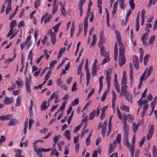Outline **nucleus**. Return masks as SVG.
Listing matches in <instances>:
<instances>
[{
    "label": "nucleus",
    "mask_w": 157,
    "mask_h": 157,
    "mask_svg": "<svg viewBox=\"0 0 157 157\" xmlns=\"http://www.w3.org/2000/svg\"><path fill=\"white\" fill-rule=\"evenodd\" d=\"M123 125V129L124 132V136H128L129 128V125L127 124L126 121H121Z\"/></svg>",
    "instance_id": "1"
},
{
    "label": "nucleus",
    "mask_w": 157,
    "mask_h": 157,
    "mask_svg": "<svg viewBox=\"0 0 157 157\" xmlns=\"http://www.w3.org/2000/svg\"><path fill=\"white\" fill-rule=\"evenodd\" d=\"M31 79H29L27 77L25 78V86L27 92L29 93H30L31 90L30 89V83H31Z\"/></svg>",
    "instance_id": "2"
},
{
    "label": "nucleus",
    "mask_w": 157,
    "mask_h": 157,
    "mask_svg": "<svg viewBox=\"0 0 157 157\" xmlns=\"http://www.w3.org/2000/svg\"><path fill=\"white\" fill-rule=\"evenodd\" d=\"M100 41L98 43V47L102 46V44L104 43L105 41V39L103 36V32L101 31L99 35Z\"/></svg>",
    "instance_id": "3"
},
{
    "label": "nucleus",
    "mask_w": 157,
    "mask_h": 157,
    "mask_svg": "<svg viewBox=\"0 0 157 157\" xmlns=\"http://www.w3.org/2000/svg\"><path fill=\"white\" fill-rule=\"evenodd\" d=\"M121 92L119 96V97H121V96L123 94L124 95H126V94L127 93L129 92L128 91H127L126 90L128 89V86L127 85H121Z\"/></svg>",
    "instance_id": "4"
},
{
    "label": "nucleus",
    "mask_w": 157,
    "mask_h": 157,
    "mask_svg": "<svg viewBox=\"0 0 157 157\" xmlns=\"http://www.w3.org/2000/svg\"><path fill=\"white\" fill-rule=\"evenodd\" d=\"M112 93L113 95L112 101V107L114 109H115V103L116 101L117 95L114 91H112Z\"/></svg>",
    "instance_id": "5"
},
{
    "label": "nucleus",
    "mask_w": 157,
    "mask_h": 157,
    "mask_svg": "<svg viewBox=\"0 0 157 157\" xmlns=\"http://www.w3.org/2000/svg\"><path fill=\"white\" fill-rule=\"evenodd\" d=\"M100 48V51L101 56L104 57H106L109 56V53L105 51V48L103 46H101L99 47Z\"/></svg>",
    "instance_id": "6"
},
{
    "label": "nucleus",
    "mask_w": 157,
    "mask_h": 157,
    "mask_svg": "<svg viewBox=\"0 0 157 157\" xmlns=\"http://www.w3.org/2000/svg\"><path fill=\"white\" fill-rule=\"evenodd\" d=\"M124 117V121H126V120H127L128 121L132 122L133 120L134 119V117L133 116L130 114H128L126 115H125L124 116L123 115Z\"/></svg>",
    "instance_id": "7"
},
{
    "label": "nucleus",
    "mask_w": 157,
    "mask_h": 157,
    "mask_svg": "<svg viewBox=\"0 0 157 157\" xmlns=\"http://www.w3.org/2000/svg\"><path fill=\"white\" fill-rule=\"evenodd\" d=\"M13 99L12 97H6L4 101V103L5 105H10L13 102Z\"/></svg>",
    "instance_id": "8"
},
{
    "label": "nucleus",
    "mask_w": 157,
    "mask_h": 157,
    "mask_svg": "<svg viewBox=\"0 0 157 157\" xmlns=\"http://www.w3.org/2000/svg\"><path fill=\"white\" fill-rule=\"evenodd\" d=\"M154 130V126L153 124H151V127L149 131V133L147 136V139L148 140H150L152 136Z\"/></svg>",
    "instance_id": "9"
},
{
    "label": "nucleus",
    "mask_w": 157,
    "mask_h": 157,
    "mask_svg": "<svg viewBox=\"0 0 157 157\" xmlns=\"http://www.w3.org/2000/svg\"><path fill=\"white\" fill-rule=\"evenodd\" d=\"M119 65L121 66L125 62V58L124 55L119 56Z\"/></svg>",
    "instance_id": "10"
},
{
    "label": "nucleus",
    "mask_w": 157,
    "mask_h": 157,
    "mask_svg": "<svg viewBox=\"0 0 157 157\" xmlns=\"http://www.w3.org/2000/svg\"><path fill=\"white\" fill-rule=\"evenodd\" d=\"M148 33H145L143 34L141 36V39L143 44L146 46L147 45V43L146 40L148 38Z\"/></svg>",
    "instance_id": "11"
},
{
    "label": "nucleus",
    "mask_w": 157,
    "mask_h": 157,
    "mask_svg": "<svg viewBox=\"0 0 157 157\" xmlns=\"http://www.w3.org/2000/svg\"><path fill=\"white\" fill-rule=\"evenodd\" d=\"M117 141L116 140H114L113 142V145L111 143H110L109 145V154H110L113 150L114 148L116 145Z\"/></svg>",
    "instance_id": "12"
},
{
    "label": "nucleus",
    "mask_w": 157,
    "mask_h": 157,
    "mask_svg": "<svg viewBox=\"0 0 157 157\" xmlns=\"http://www.w3.org/2000/svg\"><path fill=\"white\" fill-rule=\"evenodd\" d=\"M119 48V56L124 55V54L125 52V49L124 44L122 43H121V44Z\"/></svg>",
    "instance_id": "13"
},
{
    "label": "nucleus",
    "mask_w": 157,
    "mask_h": 157,
    "mask_svg": "<svg viewBox=\"0 0 157 157\" xmlns=\"http://www.w3.org/2000/svg\"><path fill=\"white\" fill-rule=\"evenodd\" d=\"M12 117V115L11 114L2 116L1 121H4L5 120H9Z\"/></svg>",
    "instance_id": "14"
},
{
    "label": "nucleus",
    "mask_w": 157,
    "mask_h": 157,
    "mask_svg": "<svg viewBox=\"0 0 157 157\" xmlns=\"http://www.w3.org/2000/svg\"><path fill=\"white\" fill-rule=\"evenodd\" d=\"M146 71H145L144 72V73L141 76L140 78V83L139 84L138 88L139 89L140 88L142 85V83L144 80H145L144 79V77L145 75H146Z\"/></svg>",
    "instance_id": "15"
},
{
    "label": "nucleus",
    "mask_w": 157,
    "mask_h": 157,
    "mask_svg": "<svg viewBox=\"0 0 157 157\" xmlns=\"http://www.w3.org/2000/svg\"><path fill=\"white\" fill-rule=\"evenodd\" d=\"M63 135L66 137L67 140H70L71 135L70 132L69 130H67L65 131Z\"/></svg>",
    "instance_id": "16"
},
{
    "label": "nucleus",
    "mask_w": 157,
    "mask_h": 157,
    "mask_svg": "<svg viewBox=\"0 0 157 157\" xmlns=\"http://www.w3.org/2000/svg\"><path fill=\"white\" fill-rule=\"evenodd\" d=\"M117 1H119L120 8L123 10H124L126 8V5L124 3V0H117Z\"/></svg>",
    "instance_id": "17"
},
{
    "label": "nucleus",
    "mask_w": 157,
    "mask_h": 157,
    "mask_svg": "<svg viewBox=\"0 0 157 157\" xmlns=\"http://www.w3.org/2000/svg\"><path fill=\"white\" fill-rule=\"evenodd\" d=\"M115 34L116 35V37L117 40L118 44L119 46H120V44H121V43H122L121 41V35L119 32L117 31H115Z\"/></svg>",
    "instance_id": "18"
},
{
    "label": "nucleus",
    "mask_w": 157,
    "mask_h": 157,
    "mask_svg": "<svg viewBox=\"0 0 157 157\" xmlns=\"http://www.w3.org/2000/svg\"><path fill=\"white\" fill-rule=\"evenodd\" d=\"M121 110L123 111L128 112H129V107L126 105L121 104L120 107Z\"/></svg>",
    "instance_id": "19"
},
{
    "label": "nucleus",
    "mask_w": 157,
    "mask_h": 157,
    "mask_svg": "<svg viewBox=\"0 0 157 157\" xmlns=\"http://www.w3.org/2000/svg\"><path fill=\"white\" fill-rule=\"evenodd\" d=\"M118 4V2L116 1L113 4V10L112 12V17L114 16V14L116 13L117 10V6Z\"/></svg>",
    "instance_id": "20"
},
{
    "label": "nucleus",
    "mask_w": 157,
    "mask_h": 157,
    "mask_svg": "<svg viewBox=\"0 0 157 157\" xmlns=\"http://www.w3.org/2000/svg\"><path fill=\"white\" fill-rule=\"evenodd\" d=\"M17 123L16 120L14 118L11 119L9 122L7 124L8 126H13L15 125Z\"/></svg>",
    "instance_id": "21"
},
{
    "label": "nucleus",
    "mask_w": 157,
    "mask_h": 157,
    "mask_svg": "<svg viewBox=\"0 0 157 157\" xmlns=\"http://www.w3.org/2000/svg\"><path fill=\"white\" fill-rule=\"evenodd\" d=\"M157 101V97H155L153 99V101L151 102L150 107L151 108V110L152 111H154L155 105L156 104Z\"/></svg>",
    "instance_id": "22"
},
{
    "label": "nucleus",
    "mask_w": 157,
    "mask_h": 157,
    "mask_svg": "<svg viewBox=\"0 0 157 157\" xmlns=\"http://www.w3.org/2000/svg\"><path fill=\"white\" fill-rule=\"evenodd\" d=\"M21 97L18 96L16 98L15 106L16 107L20 106L21 104Z\"/></svg>",
    "instance_id": "23"
},
{
    "label": "nucleus",
    "mask_w": 157,
    "mask_h": 157,
    "mask_svg": "<svg viewBox=\"0 0 157 157\" xmlns=\"http://www.w3.org/2000/svg\"><path fill=\"white\" fill-rule=\"evenodd\" d=\"M126 97V99L131 103L132 102V95L129 92L126 94V95H124Z\"/></svg>",
    "instance_id": "24"
},
{
    "label": "nucleus",
    "mask_w": 157,
    "mask_h": 157,
    "mask_svg": "<svg viewBox=\"0 0 157 157\" xmlns=\"http://www.w3.org/2000/svg\"><path fill=\"white\" fill-rule=\"evenodd\" d=\"M51 72H52V71L50 70L48 71L47 73V75H46V76H45V77H44V81L43 83L42 84H43V85L46 82H47V81L48 80V79H49V78L50 76V74H51Z\"/></svg>",
    "instance_id": "25"
},
{
    "label": "nucleus",
    "mask_w": 157,
    "mask_h": 157,
    "mask_svg": "<svg viewBox=\"0 0 157 157\" xmlns=\"http://www.w3.org/2000/svg\"><path fill=\"white\" fill-rule=\"evenodd\" d=\"M19 80L18 81H15L16 83L17 86L18 88L22 87L23 84V82L22 80L20 79H19Z\"/></svg>",
    "instance_id": "26"
},
{
    "label": "nucleus",
    "mask_w": 157,
    "mask_h": 157,
    "mask_svg": "<svg viewBox=\"0 0 157 157\" xmlns=\"http://www.w3.org/2000/svg\"><path fill=\"white\" fill-rule=\"evenodd\" d=\"M124 144L129 149H130L131 144L129 143V141L128 139V136H124Z\"/></svg>",
    "instance_id": "27"
},
{
    "label": "nucleus",
    "mask_w": 157,
    "mask_h": 157,
    "mask_svg": "<svg viewBox=\"0 0 157 157\" xmlns=\"http://www.w3.org/2000/svg\"><path fill=\"white\" fill-rule=\"evenodd\" d=\"M139 124H136L135 122L133 123L132 126V129L133 132L134 133H135L138 129Z\"/></svg>",
    "instance_id": "28"
},
{
    "label": "nucleus",
    "mask_w": 157,
    "mask_h": 157,
    "mask_svg": "<svg viewBox=\"0 0 157 157\" xmlns=\"http://www.w3.org/2000/svg\"><path fill=\"white\" fill-rule=\"evenodd\" d=\"M17 25L16 21V20H13L11 21L10 23V28L13 29Z\"/></svg>",
    "instance_id": "29"
},
{
    "label": "nucleus",
    "mask_w": 157,
    "mask_h": 157,
    "mask_svg": "<svg viewBox=\"0 0 157 157\" xmlns=\"http://www.w3.org/2000/svg\"><path fill=\"white\" fill-rule=\"evenodd\" d=\"M132 12V11H131V10H129L128 11L126 16L125 17V23L124 24V25L125 26L128 23V17L131 14V13Z\"/></svg>",
    "instance_id": "30"
},
{
    "label": "nucleus",
    "mask_w": 157,
    "mask_h": 157,
    "mask_svg": "<svg viewBox=\"0 0 157 157\" xmlns=\"http://www.w3.org/2000/svg\"><path fill=\"white\" fill-rule=\"evenodd\" d=\"M148 101L146 99L144 100H142V98H141L137 102V104L139 106H140L142 105L147 103Z\"/></svg>",
    "instance_id": "31"
},
{
    "label": "nucleus",
    "mask_w": 157,
    "mask_h": 157,
    "mask_svg": "<svg viewBox=\"0 0 157 157\" xmlns=\"http://www.w3.org/2000/svg\"><path fill=\"white\" fill-rule=\"evenodd\" d=\"M51 40L52 44L54 45L56 43V34H52L51 36Z\"/></svg>",
    "instance_id": "32"
},
{
    "label": "nucleus",
    "mask_w": 157,
    "mask_h": 157,
    "mask_svg": "<svg viewBox=\"0 0 157 157\" xmlns=\"http://www.w3.org/2000/svg\"><path fill=\"white\" fill-rule=\"evenodd\" d=\"M65 50V48H61L60 50L59 51L58 56L57 58L58 59L60 57H61V56H62L63 54V52H64V51Z\"/></svg>",
    "instance_id": "33"
},
{
    "label": "nucleus",
    "mask_w": 157,
    "mask_h": 157,
    "mask_svg": "<svg viewBox=\"0 0 157 157\" xmlns=\"http://www.w3.org/2000/svg\"><path fill=\"white\" fill-rule=\"evenodd\" d=\"M96 110L95 109L93 110V111L90 113V114L89 117V119L90 120L93 119L94 118L95 116L96 115Z\"/></svg>",
    "instance_id": "34"
},
{
    "label": "nucleus",
    "mask_w": 157,
    "mask_h": 157,
    "mask_svg": "<svg viewBox=\"0 0 157 157\" xmlns=\"http://www.w3.org/2000/svg\"><path fill=\"white\" fill-rule=\"evenodd\" d=\"M47 102L46 101H44L41 105V110L43 111L46 109L49 106L48 105V106L46 105Z\"/></svg>",
    "instance_id": "35"
},
{
    "label": "nucleus",
    "mask_w": 157,
    "mask_h": 157,
    "mask_svg": "<svg viewBox=\"0 0 157 157\" xmlns=\"http://www.w3.org/2000/svg\"><path fill=\"white\" fill-rule=\"evenodd\" d=\"M96 35L94 34H93L92 37V42L91 44H90V47H91L93 46L96 43Z\"/></svg>",
    "instance_id": "36"
},
{
    "label": "nucleus",
    "mask_w": 157,
    "mask_h": 157,
    "mask_svg": "<svg viewBox=\"0 0 157 157\" xmlns=\"http://www.w3.org/2000/svg\"><path fill=\"white\" fill-rule=\"evenodd\" d=\"M61 22H60L57 24L55 26L53 27V29L54 30L55 33H57L58 31L59 26L60 25Z\"/></svg>",
    "instance_id": "37"
},
{
    "label": "nucleus",
    "mask_w": 157,
    "mask_h": 157,
    "mask_svg": "<svg viewBox=\"0 0 157 157\" xmlns=\"http://www.w3.org/2000/svg\"><path fill=\"white\" fill-rule=\"evenodd\" d=\"M18 6H17L16 7V9H15V10L14 11V12L13 13H12L9 17V19L10 20H11L12 18H13L15 16V15L16 14V13H17V12L18 10Z\"/></svg>",
    "instance_id": "38"
},
{
    "label": "nucleus",
    "mask_w": 157,
    "mask_h": 157,
    "mask_svg": "<svg viewBox=\"0 0 157 157\" xmlns=\"http://www.w3.org/2000/svg\"><path fill=\"white\" fill-rule=\"evenodd\" d=\"M152 155L154 157H157V149L155 145H154L153 148Z\"/></svg>",
    "instance_id": "39"
},
{
    "label": "nucleus",
    "mask_w": 157,
    "mask_h": 157,
    "mask_svg": "<svg viewBox=\"0 0 157 157\" xmlns=\"http://www.w3.org/2000/svg\"><path fill=\"white\" fill-rule=\"evenodd\" d=\"M33 106V102L32 100L30 101V105L29 107V112L30 115L32 114V108Z\"/></svg>",
    "instance_id": "40"
},
{
    "label": "nucleus",
    "mask_w": 157,
    "mask_h": 157,
    "mask_svg": "<svg viewBox=\"0 0 157 157\" xmlns=\"http://www.w3.org/2000/svg\"><path fill=\"white\" fill-rule=\"evenodd\" d=\"M79 102V99L78 98H77L75 99L71 103V105L72 106H74L75 105H77L78 104Z\"/></svg>",
    "instance_id": "41"
},
{
    "label": "nucleus",
    "mask_w": 157,
    "mask_h": 157,
    "mask_svg": "<svg viewBox=\"0 0 157 157\" xmlns=\"http://www.w3.org/2000/svg\"><path fill=\"white\" fill-rule=\"evenodd\" d=\"M75 31V26L73 22L72 24L70 32V36L72 38L73 37V34Z\"/></svg>",
    "instance_id": "42"
},
{
    "label": "nucleus",
    "mask_w": 157,
    "mask_h": 157,
    "mask_svg": "<svg viewBox=\"0 0 157 157\" xmlns=\"http://www.w3.org/2000/svg\"><path fill=\"white\" fill-rule=\"evenodd\" d=\"M16 87V85L15 84L13 83L11 86L8 87L7 90L9 91H11L14 90Z\"/></svg>",
    "instance_id": "43"
},
{
    "label": "nucleus",
    "mask_w": 157,
    "mask_h": 157,
    "mask_svg": "<svg viewBox=\"0 0 157 157\" xmlns=\"http://www.w3.org/2000/svg\"><path fill=\"white\" fill-rule=\"evenodd\" d=\"M53 8L52 11V14H54L57 12L58 8V6H56V4H53Z\"/></svg>",
    "instance_id": "44"
},
{
    "label": "nucleus",
    "mask_w": 157,
    "mask_h": 157,
    "mask_svg": "<svg viewBox=\"0 0 157 157\" xmlns=\"http://www.w3.org/2000/svg\"><path fill=\"white\" fill-rule=\"evenodd\" d=\"M57 60H54L51 62L50 63V68H52L54 66V65L56 63Z\"/></svg>",
    "instance_id": "45"
},
{
    "label": "nucleus",
    "mask_w": 157,
    "mask_h": 157,
    "mask_svg": "<svg viewBox=\"0 0 157 157\" xmlns=\"http://www.w3.org/2000/svg\"><path fill=\"white\" fill-rule=\"evenodd\" d=\"M109 60L110 58L109 57V56H107L105 57V59L102 60L101 63L102 64H103L106 63L109 61Z\"/></svg>",
    "instance_id": "46"
},
{
    "label": "nucleus",
    "mask_w": 157,
    "mask_h": 157,
    "mask_svg": "<svg viewBox=\"0 0 157 157\" xmlns=\"http://www.w3.org/2000/svg\"><path fill=\"white\" fill-rule=\"evenodd\" d=\"M77 75H80V82H81L82 81V77L83 75V73L81 69H78L77 71Z\"/></svg>",
    "instance_id": "47"
},
{
    "label": "nucleus",
    "mask_w": 157,
    "mask_h": 157,
    "mask_svg": "<svg viewBox=\"0 0 157 157\" xmlns=\"http://www.w3.org/2000/svg\"><path fill=\"white\" fill-rule=\"evenodd\" d=\"M149 58V55H147L145 56L144 59V65H146L147 64V62L148 61Z\"/></svg>",
    "instance_id": "48"
},
{
    "label": "nucleus",
    "mask_w": 157,
    "mask_h": 157,
    "mask_svg": "<svg viewBox=\"0 0 157 157\" xmlns=\"http://www.w3.org/2000/svg\"><path fill=\"white\" fill-rule=\"evenodd\" d=\"M51 150V149H45L44 148H42L41 147L39 148V151H40V152H48V151H50Z\"/></svg>",
    "instance_id": "49"
},
{
    "label": "nucleus",
    "mask_w": 157,
    "mask_h": 157,
    "mask_svg": "<svg viewBox=\"0 0 157 157\" xmlns=\"http://www.w3.org/2000/svg\"><path fill=\"white\" fill-rule=\"evenodd\" d=\"M89 17V16H87V15H86L85 18L84 20V21H83L84 26H88V20Z\"/></svg>",
    "instance_id": "50"
},
{
    "label": "nucleus",
    "mask_w": 157,
    "mask_h": 157,
    "mask_svg": "<svg viewBox=\"0 0 157 157\" xmlns=\"http://www.w3.org/2000/svg\"><path fill=\"white\" fill-rule=\"evenodd\" d=\"M60 136L59 135H58L57 136H55L53 138V140L54 142L56 144L57 142L58 141L60 138Z\"/></svg>",
    "instance_id": "51"
},
{
    "label": "nucleus",
    "mask_w": 157,
    "mask_h": 157,
    "mask_svg": "<svg viewBox=\"0 0 157 157\" xmlns=\"http://www.w3.org/2000/svg\"><path fill=\"white\" fill-rule=\"evenodd\" d=\"M56 95H57V94H56V93H53L51 96L50 98L48 99V103H49L51 100H53L54 98H55Z\"/></svg>",
    "instance_id": "52"
},
{
    "label": "nucleus",
    "mask_w": 157,
    "mask_h": 157,
    "mask_svg": "<svg viewBox=\"0 0 157 157\" xmlns=\"http://www.w3.org/2000/svg\"><path fill=\"white\" fill-rule=\"evenodd\" d=\"M41 0H36L35 2V7L36 8L40 5Z\"/></svg>",
    "instance_id": "53"
},
{
    "label": "nucleus",
    "mask_w": 157,
    "mask_h": 157,
    "mask_svg": "<svg viewBox=\"0 0 157 157\" xmlns=\"http://www.w3.org/2000/svg\"><path fill=\"white\" fill-rule=\"evenodd\" d=\"M127 79L126 78H122L121 82V85H127Z\"/></svg>",
    "instance_id": "54"
},
{
    "label": "nucleus",
    "mask_w": 157,
    "mask_h": 157,
    "mask_svg": "<svg viewBox=\"0 0 157 157\" xmlns=\"http://www.w3.org/2000/svg\"><path fill=\"white\" fill-rule=\"evenodd\" d=\"M77 87L76 86V82H75L73 84L71 89V91H75L77 90Z\"/></svg>",
    "instance_id": "55"
},
{
    "label": "nucleus",
    "mask_w": 157,
    "mask_h": 157,
    "mask_svg": "<svg viewBox=\"0 0 157 157\" xmlns=\"http://www.w3.org/2000/svg\"><path fill=\"white\" fill-rule=\"evenodd\" d=\"M121 134H118L116 139V141L117 143H120L121 141Z\"/></svg>",
    "instance_id": "56"
},
{
    "label": "nucleus",
    "mask_w": 157,
    "mask_h": 157,
    "mask_svg": "<svg viewBox=\"0 0 157 157\" xmlns=\"http://www.w3.org/2000/svg\"><path fill=\"white\" fill-rule=\"evenodd\" d=\"M110 121H111V120H110ZM108 126V130L107 133V136H108L110 133L111 130H112V127L110 124V122L109 123Z\"/></svg>",
    "instance_id": "57"
},
{
    "label": "nucleus",
    "mask_w": 157,
    "mask_h": 157,
    "mask_svg": "<svg viewBox=\"0 0 157 157\" xmlns=\"http://www.w3.org/2000/svg\"><path fill=\"white\" fill-rule=\"evenodd\" d=\"M145 140V138L144 137L142 138L141 139V140L140 141L139 146L140 147H141L142 146Z\"/></svg>",
    "instance_id": "58"
},
{
    "label": "nucleus",
    "mask_w": 157,
    "mask_h": 157,
    "mask_svg": "<svg viewBox=\"0 0 157 157\" xmlns=\"http://www.w3.org/2000/svg\"><path fill=\"white\" fill-rule=\"evenodd\" d=\"M66 104V101H64L63 103L62 106L59 108L60 110L61 111H62L64 109Z\"/></svg>",
    "instance_id": "59"
},
{
    "label": "nucleus",
    "mask_w": 157,
    "mask_h": 157,
    "mask_svg": "<svg viewBox=\"0 0 157 157\" xmlns=\"http://www.w3.org/2000/svg\"><path fill=\"white\" fill-rule=\"evenodd\" d=\"M11 10V6H7L6 10V14H8Z\"/></svg>",
    "instance_id": "60"
},
{
    "label": "nucleus",
    "mask_w": 157,
    "mask_h": 157,
    "mask_svg": "<svg viewBox=\"0 0 157 157\" xmlns=\"http://www.w3.org/2000/svg\"><path fill=\"white\" fill-rule=\"evenodd\" d=\"M155 38V36L154 35L151 36L149 39V44H151L152 43Z\"/></svg>",
    "instance_id": "61"
},
{
    "label": "nucleus",
    "mask_w": 157,
    "mask_h": 157,
    "mask_svg": "<svg viewBox=\"0 0 157 157\" xmlns=\"http://www.w3.org/2000/svg\"><path fill=\"white\" fill-rule=\"evenodd\" d=\"M117 111L118 118H119V119L121 120L122 118V115L120 110L118 108H117Z\"/></svg>",
    "instance_id": "62"
},
{
    "label": "nucleus",
    "mask_w": 157,
    "mask_h": 157,
    "mask_svg": "<svg viewBox=\"0 0 157 157\" xmlns=\"http://www.w3.org/2000/svg\"><path fill=\"white\" fill-rule=\"evenodd\" d=\"M52 18V16L51 15H50L47 17L44 20V23H46L49 22Z\"/></svg>",
    "instance_id": "63"
},
{
    "label": "nucleus",
    "mask_w": 157,
    "mask_h": 157,
    "mask_svg": "<svg viewBox=\"0 0 157 157\" xmlns=\"http://www.w3.org/2000/svg\"><path fill=\"white\" fill-rule=\"evenodd\" d=\"M129 3L131 9L132 10H134L135 8V4L134 3V1H129Z\"/></svg>",
    "instance_id": "64"
}]
</instances>
